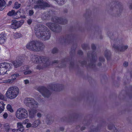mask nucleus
<instances>
[{
    "label": "nucleus",
    "instance_id": "69168bd1",
    "mask_svg": "<svg viewBox=\"0 0 132 132\" xmlns=\"http://www.w3.org/2000/svg\"><path fill=\"white\" fill-rule=\"evenodd\" d=\"M9 4L10 5L11 4H12V1H10L9 2Z\"/></svg>",
    "mask_w": 132,
    "mask_h": 132
},
{
    "label": "nucleus",
    "instance_id": "a211bd4d",
    "mask_svg": "<svg viewBox=\"0 0 132 132\" xmlns=\"http://www.w3.org/2000/svg\"><path fill=\"white\" fill-rule=\"evenodd\" d=\"M73 35H69L67 36V38H63V39L62 40V42H63L65 43H70L71 41L73 39Z\"/></svg>",
    "mask_w": 132,
    "mask_h": 132
},
{
    "label": "nucleus",
    "instance_id": "f03ea898",
    "mask_svg": "<svg viewBox=\"0 0 132 132\" xmlns=\"http://www.w3.org/2000/svg\"><path fill=\"white\" fill-rule=\"evenodd\" d=\"M52 21L54 23H46V25L53 31L56 33L60 32L61 28L59 25L55 23L63 24H66L67 22L66 19L57 17H53L52 19Z\"/></svg>",
    "mask_w": 132,
    "mask_h": 132
},
{
    "label": "nucleus",
    "instance_id": "9d476101",
    "mask_svg": "<svg viewBox=\"0 0 132 132\" xmlns=\"http://www.w3.org/2000/svg\"><path fill=\"white\" fill-rule=\"evenodd\" d=\"M87 54L88 57L90 59V63L88 65V66L90 68H94L95 66V62L97 59L96 53L93 51L92 52H88Z\"/></svg>",
    "mask_w": 132,
    "mask_h": 132
},
{
    "label": "nucleus",
    "instance_id": "864d4df0",
    "mask_svg": "<svg viewBox=\"0 0 132 132\" xmlns=\"http://www.w3.org/2000/svg\"><path fill=\"white\" fill-rule=\"evenodd\" d=\"M123 65L125 67H127L128 64V63L127 62H125L123 63Z\"/></svg>",
    "mask_w": 132,
    "mask_h": 132
},
{
    "label": "nucleus",
    "instance_id": "b1692460",
    "mask_svg": "<svg viewBox=\"0 0 132 132\" xmlns=\"http://www.w3.org/2000/svg\"><path fill=\"white\" fill-rule=\"evenodd\" d=\"M5 104L3 101L0 102V113H2L4 109Z\"/></svg>",
    "mask_w": 132,
    "mask_h": 132
},
{
    "label": "nucleus",
    "instance_id": "72a5a7b5",
    "mask_svg": "<svg viewBox=\"0 0 132 132\" xmlns=\"http://www.w3.org/2000/svg\"><path fill=\"white\" fill-rule=\"evenodd\" d=\"M82 47L83 49L86 50L88 48V45L85 44H83L82 45Z\"/></svg>",
    "mask_w": 132,
    "mask_h": 132
},
{
    "label": "nucleus",
    "instance_id": "1a4fd4ad",
    "mask_svg": "<svg viewBox=\"0 0 132 132\" xmlns=\"http://www.w3.org/2000/svg\"><path fill=\"white\" fill-rule=\"evenodd\" d=\"M24 102L27 106L34 108H37L38 104L33 98L30 97L26 98L24 100Z\"/></svg>",
    "mask_w": 132,
    "mask_h": 132
},
{
    "label": "nucleus",
    "instance_id": "f3484780",
    "mask_svg": "<svg viewBox=\"0 0 132 132\" xmlns=\"http://www.w3.org/2000/svg\"><path fill=\"white\" fill-rule=\"evenodd\" d=\"M32 109L29 110V113L30 117L33 118L34 117L36 113L38 111V110L37 108H31Z\"/></svg>",
    "mask_w": 132,
    "mask_h": 132
},
{
    "label": "nucleus",
    "instance_id": "39448f33",
    "mask_svg": "<svg viewBox=\"0 0 132 132\" xmlns=\"http://www.w3.org/2000/svg\"><path fill=\"white\" fill-rule=\"evenodd\" d=\"M19 92V89L17 87L11 86L8 89L5 95L8 98L13 99L17 96Z\"/></svg>",
    "mask_w": 132,
    "mask_h": 132
},
{
    "label": "nucleus",
    "instance_id": "f8f14e48",
    "mask_svg": "<svg viewBox=\"0 0 132 132\" xmlns=\"http://www.w3.org/2000/svg\"><path fill=\"white\" fill-rule=\"evenodd\" d=\"M38 90L45 97L48 98L50 96L51 94L50 91L47 88L44 87L38 88Z\"/></svg>",
    "mask_w": 132,
    "mask_h": 132
},
{
    "label": "nucleus",
    "instance_id": "13d9d810",
    "mask_svg": "<svg viewBox=\"0 0 132 132\" xmlns=\"http://www.w3.org/2000/svg\"><path fill=\"white\" fill-rule=\"evenodd\" d=\"M3 6H1V5H0V11H2L3 9V8H2V7Z\"/></svg>",
    "mask_w": 132,
    "mask_h": 132
},
{
    "label": "nucleus",
    "instance_id": "cd10ccee",
    "mask_svg": "<svg viewBox=\"0 0 132 132\" xmlns=\"http://www.w3.org/2000/svg\"><path fill=\"white\" fill-rule=\"evenodd\" d=\"M22 36L21 34L19 33H15L14 35V38L15 39H17L20 38Z\"/></svg>",
    "mask_w": 132,
    "mask_h": 132
},
{
    "label": "nucleus",
    "instance_id": "393cba45",
    "mask_svg": "<svg viewBox=\"0 0 132 132\" xmlns=\"http://www.w3.org/2000/svg\"><path fill=\"white\" fill-rule=\"evenodd\" d=\"M40 123V121L39 119L36 120L32 123V127H36L39 125Z\"/></svg>",
    "mask_w": 132,
    "mask_h": 132
},
{
    "label": "nucleus",
    "instance_id": "6ab92c4d",
    "mask_svg": "<svg viewBox=\"0 0 132 132\" xmlns=\"http://www.w3.org/2000/svg\"><path fill=\"white\" fill-rule=\"evenodd\" d=\"M6 35L4 32H2L0 33V44H2L4 43L6 39Z\"/></svg>",
    "mask_w": 132,
    "mask_h": 132
},
{
    "label": "nucleus",
    "instance_id": "79ce46f5",
    "mask_svg": "<svg viewBox=\"0 0 132 132\" xmlns=\"http://www.w3.org/2000/svg\"><path fill=\"white\" fill-rule=\"evenodd\" d=\"M29 15L30 16H31L33 15L34 13V12L33 10H31L29 11Z\"/></svg>",
    "mask_w": 132,
    "mask_h": 132
},
{
    "label": "nucleus",
    "instance_id": "aec40b11",
    "mask_svg": "<svg viewBox=\"0 0 132 132\" xmlns=\"http://www.w3.org/2000/svg\"><path fill=\"white\" fill-rule=\"evenodd\" d=\"M15 15L16 16V18H25L26 16L24 15H23V14L22 10H20L16 12H15Z\"/></svg>",
    "mask_w": 132,
    "mask_h": 132
},
{
    "label": "nucleus",
    "instance_id": "338daca9",
    "mask_svg": "<svg viewBox=\"0 0 132 132\" xmlns=\"http://www.w3.org/2000/svg\"><path fill=\"white\" fill-rule=\"evenodd\" d=\"M52 122V121H48V122H47V123H51Z\"/></svg>",
    "mask_w": 132,
    "mask_h": 132
},
{
    "label": "nucleus",
    "instance_id": "4468645a",
    "mask_svg": "<svg viewBox=\"0 0 132 132\" xmlns=\"http://www.w3.org/2000/svg\"><path fill=\"white\" fill-rule=\"evenodd\" d=\"M63 86L61 84H52L49 85L48 86V88L55 91H59L62 88Z\"/></svg>",
    "mask_w": 132,
    "mask_h": 132
},
{
    "label": "nucleus",
    "instance_id": "4c0bfd02",
    "mask_svg": "<svg viewBox=\"0 0 132 132\" xmlns=\"http://www.w3.org/2000/svg\"><path fill=\"white\" fill-rule=\"evenodd\" d=\"M0 99L2 100H4L5 99V97L3 94L0 93Z\"/></svg>",
    "mask_w": 132,
    "mask_h": 132
},
{
    "label": "nucleus",
    "instance_id": "774afa93",
    "mask_svg": "<svg viewBox=\"0 0 132 132\" xmlns=\"http://www.w3.org/2000/svg\"><path fill=\"white\" fill-rule=\"evenodd\" d=\"M46 132H50V130H49L48 129V130H46Z\"/></svg>",
    "mask_w": 132,
    "mask_h": 132
},
{
    "label": "nucleus",
    "instance_id": "f704fd0d",
    "mask_svg": "<svg viewBox=\"0 0 132 132\" xmlns=\"http://www.w3.org/2000/svg\"><path fill=\"white\" fill-rule=\"evenodd\" d=\"M5 4V3L4 0H0V5L1 6H4Z\"/></svg>",
    "mask_w": 132,
    "mask_h": 132
},
{
    "label": "nucleus",
    "instance_id": "0eeeda50",
    "mask_svg": "<svg viewBox=\"0 0 132 132\" xmlns=\"http://www.w3.org/2000/svg\"><path fill=\"white\" fill-rule=\"evenodd\" d=\"M12 68V64L7 62L0 63V75L5 74L6 72L10 71Z\"/></svg>",
    "mask_w": 132,
    "mask_h": 132
},
{
    "label": "nucleus",
    "instance_id": "2eb2a0df",
    "mask_svg": "<svg viewBox=\"0 0 132 132\" xmlns=\"http://www.w3.org/2000/svg\"><path fill=\"white\" fill-rule=\"evenodd\" d=\"M12 64L14 67L17 68L22 65L23 61L21 60L18 59L13 61Z\"/></svg>",
    "mask_w": 132,
    "mask_h": 132
},
{
    "label": "nucleus",
    "instance_id": "dca6fc26",
    "mask_svg": "<svg viewBox=\"0 0 132 132\" xmlns=\"http://www.w3.org/2000/svg\"><path fill=\"white\" fill-rule=\"evenodd\" d=\"M68 59L67 58L64 59L62 60L61 62L58 61L57 60H54L52 62V63H60L61 65H59V66L60 67H65V62L66 61H68Z\"/></svg>",
    "mask_w": 132,
    "mask_h": 132
},
{
    "label": "nucleus",
    "instance_id": "09e8293b",
    "mask_svg": "<svg viewBox=\"0 0 132 132\" xmlns=\"http://www.w3.org/2000/svg\"><path fill=\"white\" fill-rule=\"evenodd\" d=\"M32 22V20L31 19H29L27 21V23L29 24H30Z\"/></svg>",
    "mask_w": 132,
    "mask_h": 132
},
{
    "label": "nucleus",
    "instance_id": "58836bf2",
    "mask_svg": "<svg viewBox=\"0 0 132 132\" xmlns=\"http://www.w3.org/2000/svg\"><path fill=\"white\" fill-rule=\"evenodd\" d=\"M15 78H12V79H9L7 80V82L9 83H12L15 80Z\"/></svg>",
    "mask_w": 132,
    "mask_h": 132
},
{
    "label": "nucleus",
    "instance_id": "a18cd8bd",
    "mask_svg": "<svg viewBox=\"0 0 132 132\" xmlns=\"http://www.w3.org/2000/svg\"><path fill=\"white\" fill-rule=\"evenodd\" d=\"M99 60L101 62H103L105 61V59L103 57H101L99 58Z\"/></svg>",
    "mask_w": 132,
    "mask_h": 132
},
{
    "label": "nucleus",
    "instance_id": "bf43d9fd",
    "mask_svg": "<svg viewBox=\"0 0 132 132\" xmlns=\"http://www.w3.org/2000/svg\"><path fill=\"white\" fill-rule=\"evenodd\" d=\"M85 129V127H82L81 128V130H84Z\"/></svg>",
    "mask_w": 132,
    "mask_h": 132
},
{
    "label": "nucleus",
    "instance_id": "ddd939ff",
    "mask_svg": "<svg viewBox=\"0 0 132 132\" xmlns=\"http://www.w3.org/2000/svg\"><path fill=\"white\" fill-rule=\"evenodd\" d=\"M24 21L21 20L17 21L15 20H12L11 27L13 29H16L20 27L24 23Z\"/></svg>",
    "mask_w": 132,
    "mask_h": 132
},
{
    "label": "nucleus",
    "instance_id": "49530a36",
    "mask_svg": "<svg viewBox=\"0 0 132 132\" xmlns=\"http://www.w3.org/2000/svg\"><path fill=\"white\" fill-rule=\"evenodd\" d=\"M80 63L81 65L83 66L85 65L86 64V62L85 61H82L81 62H80Z\"/></svg>",
    "mask_w": 132,
    "mask_h": 132
},
{
    "label": "nucleus",
    "instance_id": "4d7b16f0",
    "mask_svg": "<svg viewBox=\"0 0 132 132\" xmlns=\"http://www.w3.org/2000/svg\"><path fill=\"white\" fill-rule=\"evenodd\" d=\"M129 8L130 9H132V3H131L130 4Z\"/></svg>",
    "mask_w": 132,
    "mask_h": 132
},
{
    "label": "nucleus",
    "instance_id": "37998d69",
    "mask_svg": "<svg viewBox=\"0 0 132 132\" xmlns=\"http://www.w3.org/2000/svg\"><path fill=\"white\" fill-rule=\"evenodd\" d=\"M31 126H32V124L30 123H27L26 127L27 128H28L31 127Z\"/></svg>",
    "mask_w": 132,
    "mask_h": 132
},
{
    "label": "nucleus",
    "instance_id": "052dcab7",
    "mask_svg": "<svg viewBox=\"0 0 132 132\" xmlns=\"http://www.w3.org/2000/svg\"><path fill=\"white\" fill-rule=\"evenodd\" d=\"M11 77L12 78H15L14 79H15V80L16 78V77H15V76H13L12 77V75L11 76Z\"/></svg>",
    "mask_w": 132,
    "mask_h": 132
},
{
    "label": "nucleus",
    "instance_id": "ea45409f",
    "mask_svg": "<svg viewBox=\"0 0 132 132\" xmlns=\"http://www.w3.org/2000/svg\"><path fill=\"white\" fill-rule=\"evenodd\" d=\"M23 130V128H18V129L16 131V132H22Z\"/></svg>",
    "mask_w": 132,
    "mask_h": 132
},
{
    "label": "nucleus",
    "instance_id": "c756f323",
    "mask_svg": "<svg viewBox=\"0 0 132 132\" xmlns=\"http://www.w3.org/2000/svg\"><path fill=\"white\" fill-rule=\"evenodd\" d=\"M7 109L8 110L11 112H13L14 111L13 109L12 108L10 104H8L7 105Z\"/></svg>",
    "mask_w": 132,
    "mask_h": 132
},
{
    "label": "nucleus",
    "instance_id": "2f4dec72",
    "mask_svg": "<svg viewBox=\"0 0 132 132\" xmlns=\"http://www.w3.org/2000/svg\"><path fill=\"white\" fill-rule=\"evenodd\" d=\"M17 124V127L18 128H23V126L21 122H18Z\"/></svg>",
    "mask_w": 132,
    "mask_h": 132
},
{
    "label": "nucleus",
    "instance_id": "0e129e2a",
    "mask_svg": "<svg viewBox=\"0 0 132 132\" xmlns=\"http://www.w3.org/2000/svg\"><path fill=\"white\" fill-rule=\"evenodd\" d=\"M101 63L99 62L98 64V66H101Z\"/></svg>",
    "mask_w": 132,
    "mask_h": 132
},
{
    "label": "nucleus",
    "instance_id": "20e7f679",
    "mask_svg": "<svg viewBox=\"0 0 132 132\" xmlns=\"http://www.w3.org/2000/svg\"><path fill=\"white\" fill-rule=\"evenodd\" d=\"M26 47L28 50L35 52L42 51L45 47L44 45L42 43L34 40L28 43Z\"/></svg>",
    "mask_w": 132,
    "mask_h": 132
},
{
    "label": "nucleus",
    "instance_id": "f257e3e1",
    "mask_svg": "<svg viewBox=\"0 0 132 132\" xmlns=\"http://www.w3.org/2000/svg\"><path fill=\"white\" fill-rule=\"evenodd\" d=\"M31 61L35 64H38L36 69L40 70L43 69L50 64L48 58L44 56L32 55L31 57Z\"/></svg>",
    "mask_w": 132,
    "mask_h": 132
},
{
    "label": "nucleus",
    "instance_id": "e433bc0d",
    "mask_svg": "<svg viewBox=\"0 0 132 132\" xmlns=\"http://www.w3.org/2000/svg\"><path fill=\"white\" fill-rule=\"evenodd\" d=\"M29 1L31 3L35 4L39 0H29Z\"/></svg>",
    "mask_w": 132,
    "mask_h": 132
},
{
    "label": "nucleus",
    "instance_id": "7c9ffc66",
    "mask_svg": "<svg viewBox=\"0 0 132 132\" xmlns=\"http://www.w3.org/2000/svg\"><path fill=\"white\" fill-rule=\"evenodd\" d=\"M29 68V67L28 66H24L22 67L21 68V71H23L27 70Z\"/></svg>",
    "mask_w": 132,
    "mask_h": 132
},
{
    "label": "nucleus",
    "instance_id": "412c9836",
    "mask_svg": "<svg viewBox=\"0 0 132 132\" xmlns=\"http://www.w3.org/2000/svg\"><path fill=\"white\" fill-rule=\"evenodd\" d=\"M49 13L46 12L43 14L41 16L42 19L44 20H48L50 19L51 15L48 14V13Z\"/></svg>",
    "mask_w": 132,
    "mask_h": 132
},
{
    "label": "nucleus",
    "instance_id": "6e6552de",
    "mask_svg": "<svg viewBox=\"0 0 132 132\" xmlns=\"http://www.w3.org/2000/svg\"><path fill=\"white\" fill-rule=\"evenodd\" d=\"M16 117L19 119H25L28 116L27 111L25 109L21 108L18 109L15 113Z\"/></svg>",
    "mask_w": 132,
    "mask_h": 132
},
{
    "label": "nucleus",
    "instance_id": "c03bdc74",
    "mask_svg": "<svg viewBox=\"0 0 132 132\" xmlns=\"http://www.w3.org/2000/svg\"><path fill=\"white\" fill-rule=\"evenodd\" d=\"M15 131L16 129L10 128L8 132H15Z\"/></svg>",
    "mask_w": 132,
    "mask_h": 132
},
{
    "label": "nucleus",
    "instance_id": "9b49d317",
    "mask_svg": "<svg viewBox=\"0 0 132 132\" xmlns=\"http://www.w3.org/2000/svg\"><path fill=\"white\" fill-rule=\"evenodd\" d=\"M50 6V5L48 3L44 2L43 0H39L34 5L33 8L35 9H42Z\"/></svg>",
    "mask_w": 132,
    "mask_h": 132
},
{
    "label": "nucleus",
    "instance_id": "603ef678",
    "mask_svg": "<svg viewBox=\"0 0 132 132\" xmlns=\"http://www.w3.org/2000/svg\"><path fill=\"white\" fill-rule=\"evenodd\" d=\"M37 116L38 117L40 118L42 117V115L40 113L38 112L37 113Z\"/></svg>",
    "mask_w": 132,
    "mask_h": 132
},
{
    "label": "nucleus",
    "instance_id": "a19ab883",
    "mask_svg": "<svg viewBox=\"0 0 132 132\" xmlns=\"http://www.w3.org/2000/svg\"><path fill=\"white\" fill-rule=\"evenodd\" d=\"M3 116L4 118L5 119H6L7 117L8 116V114L7 113L5 112L3 114Z\"/></svg>",
    "mask_w": 132,
    "mask_h": 132
},
{
    "label": "nucleus",
    "instance_id": "6e6d98bb",
    "mask_svg": "<svg viewBox=\"0 0 132 132\" xmlns=\"http://www.w3.org/2000/svg\"><path fill=\"white\" fill-rule=\"evenodd\" d=\"M29 120L28 119H26L23 121V123L24 124H25Z\"/></svg>",
    "mask_w": 132,
    "mask_h": 132
},
{
    "label": "nucleus",
    "instance_id": "5fc2aeb1",
    "mask_svg": "<svg viewBox=\"0 0 132 132\" xmlns=\"http://www.w3.org/2000/svg\"><path fill=\"white\" fill-rule=\"evenodd\" d=\"M78 53L79 55H82L83 54V52L81 50H79L78 52Z\"/></svg>",
    "mask_w": 132,
    "mask_h": 132
},
{
    "label": "nucleus",
    "instance_id": "c9c22d12",
    "mask_svg": "<svg viewBox=\"0 0 132 132\" xmlns=\"http://www.w3.org/2000/svg\"><path fill=\"white\" fill-rule=\"evenodd\" d=\"M58 51V50L57 48H54L52 49V53L53 54L55 53H57Z\"/></svg>",
    "mask_w": 132,
    "mask_h": 132
},
{
    "label": "nucleus",
    "instance_id": "8fccbe9b",
    "mask_svg": "<svg viewBox=\"0 0 132 132\" xmlns=\"http://www.w3.org/2000/svg\"><path fill=\"white\" fill-rule=\"evenodd\" d=\"M92 48L93 50H95L96 48V47L95 45L94 44H92Z\"/></svg>",
    "mask_w": 132,
    "mask_h": 132
},
{
    "label": "nucleus",
    "instance_id": "680f3d73",
    "mask_svg": "<svg viewBox=\"0 0 132 132\" xmlns=\"http://www.w3.org/2000/svg\"><path fill=\"white\" fill-rule=\"evenodd\" d=\"M60 129L61 131H63L64 130V128L63 127H61L60 128Z\"/></svg>",
    "mask_w": 132,
    "mask_h": 132
},
{
    "label": "nucleus",
    "instance_id": "a878e982",
    "mask_svg": "<svg viewBox=\"0 0 132 132\" xmlns=\"http://www.w3.org/2000/svg\"><path fill=\"white\" fill-rule=\"evenodd\" d=\"M10 127L8 123H6L4 124V129L6 132H8Z\"/></svg>",
    "mask_w": 132,
    "mask_h": 132
},
{
    "label": "nucleus",
    "instance_id": "c85d7f7f",
    "mask_svg": "<svg viewBox=\"0 0 132 132\" xmlns=\"http://www.w3.org/2000/svg\"><path fill=\"white\" fill-rule=\"evenodd\" d=\"M21 6L20 4L19 3L17 2H16L14 4V8L16 9H18L20 8Z\"/></svg>",
    "mask_w": 132,
    "mask_h": 132
},
{
    "label": "nucleus",
    "instance_id": "5701e85b",
    "mask_svg": "<svg viewBox=\"0 0 132 132\" xmlns=\"http://www.w3.org/2000/svg\"><path fill=\"white\" fill-rule=\"evenodd\" d=\"M108 128L110 130L113 129L114 132H118V130L114 127L112 124H110L109 125Z\"/></svg>",
    "mask_w": 132,
    "mask_h": 132
},
{
    "label": "nucleus",
    "instance_id": "e2e57ef3",
    "mask_svg": "<svg viewBox=\"0 0 132 132\" xmlns=\"http://www.w3.org/2000/svg\"><path fill=\"white\" fill-rule=\"evenodd\" d=\"M108 35L109 36H110V35H111V34L110 32H109L108 33Z\"/></svg>",
    "mask_w": 132,
    "mask_h": 132
},
{
    "label": "nucleus",
    "instance_id": "473e14b6",
    "mask_svg": "<svg viewBox=\"0 0 132 132\" xmlns=\"http://www.w3.org/2000/svg\"><path fill=\"white\" fill-rule=\"evenodd\" d=\"M32 73V71L30 70H28L27 71H26L24 72V73L25 75H29L31 74Z\"/></svg>",
    "mask_w": 132,
    "mask_h": 132
},
{
    "label": "nucleus",
    "instance_id": "4be33fe9",
    "mask_svg": "<svg viewBox=\"0 0 132 132\" xmlns=\"http://www.w3.org/2000/svg\"><path fill=\"white\" fill-rule=\"evenodd\" d=\"M105 56L108 60L109 59L111 56V53L110 51L108 50H106L104 52Z\"/></svg>",
    "mask_w": 132,
    "mask_h": 132
},
{
    "label": "nucleus",
    "instance_id": "3c124183",
    "mask_svg": "<svg viewBox=\"0 0 132 132\" xmlns=\"http://www.w3.org/2000/svg\"><path fill=\"white\" fill-rule=\"evenodd\" d=\"M24 81L25 84H29V80L27 79L24 80Z\"/></svg>",
    "mask_w": 132,
    "mask_h": 132
},
{
    "label": "nucleus",
    "instance_id": "423d86ee",
    "mask_svg": "<svg viewBox=\"0 0 132 132\" xmlns=\"http://www.w3.org/2000/svg\"><path fill=\"white\" fill-rule=\"evenodd\" d=\"M111 42L113 43L112 47L119 51L124 52L128 47L127 45H123L121 41L118 39L112 40Z\"/></svg>",
    "mask_w": 132,
    "mask_h": 132
},
{
    "label": "nucleus",
    "instance_id": "7ed1b4c3",
    "mask_svg": "<svg viewBox=\"0 0 132 132\" xmlns=\"http://www.w3.org/2000/svg\"><path fill=\"white\" fill-rule=\"evenodd\" d=\"M46 27L44 25L40 24L36 26L35 27V32L36 36L44 40L50 39L51 37L50 32L46 30Z\"/></svg>",
    "mask_w": 132,
    "mask_h": 132
},
{
    "label": "nucleus",
    "instance_id": "bb28decb",
    "mask_svg": "<svg viewBox=\"0 0 132 132\" xmlns=\"http://www.w3.org/2000/svg\"><path fill=\"white\" fill-rule=\"evenodd\" d=\"M15 11L13 10L9 11L7 13V15L10 16H15Z\"/></svg>",
    "mask_w": 132,
    "mask_h": 132
},
{
    "label": "nucleus",
    "instance_id": "de8ad7c7",
    "mask_svg": "<svg viewBox=\"0 0 132 132\" xmlns=\"http://www.w3.org/2000/svg\"><path fill=\"white\" fill-rule=\"evenodd\" d=\"M20 75L19 73H15L13 75H12V77L14 76H15V77H16V78L20 76Z\"/></svg>",
    "mask_w": 132,
    "mask_h": 132
}]
</instances>
